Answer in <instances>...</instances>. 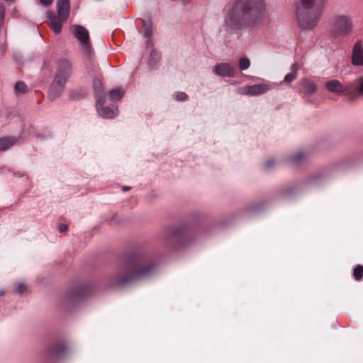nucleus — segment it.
Masks as SVG:
<instances>
[{
	"instance_id": "20",
	"label": "nucleus",
	"mask_w": 363,
	"mask_h": 363,
	"mask_svg": "<svg viewBox=\"0 0 363 363\" xmlns=\"http://www.w3.org/2000/svg\"><path fill=\"white\" fill-rule=\"evenodd\" d=\"M89 287L85 285L79 286L72 289L70 291L72 298L83 297L89 293Z\"/></svg>"
},
{
	"instance_id": "19",
	"label": "nucleus",
	"mask_w": 363,
	"mask_h": 363,
	"mask_svg": "<svg viewBox=\"0 0 363 363\" xmlns=\"http://www.w3.org/2000/svg\"><path fill=\"white\" fill-rule=\"evenodd\" d=\"M16 143V139L13 137H4L0 138V152L6 151Z\"/></svg>"
},
{
	"instance_id": "18",
	"label": "nucleus",
	"mask_w": 363,
	"mask_h": 363,
	"mask_svg": "<svg viewBox=\"0 0 363 363\" xmlns=\"http://www.w3.org/2000/svg\"><path fill=\"white\" fill-rule=\"evenodd\" d=\"M143 22V35L147 38V45L152 46V43L150 39L152 32V25L150 21H141Z\"/></svg>"
},
{
	"instance_id": "6",
	"label": "nucleus",
	"mask_w": 363,
	"mask_h": 363,
	"mask_svg": "<svg viewBox=\"0 0 363 363\" xmlns=\"http://www.w3.org/2000/svg\"><path fill=\"white\" fill-rule=\"evenodd\" d=\"M189 238L190 232L187 228H178L169 232L166 242L174 246H182L189 242Z\"/></svg>"
},
{
	"instance_id": "5",
	"label": "nucleus",
	"mask_w": 363,
	"mask_h": 363,
	"mask_svg": "<svg viewBox=\"0 0 363 363\" xmlns=\"http://www.w3.org/2000/svg\"><path fill=\"white\" fill-rule=\"evenodd\" d=\"M71 74V65L65 60L58 62L57 72L55 75L52 84V91H55V95H58L63 90L66 82Z\"/></svg>"
},
{
	"instance_id": "14",
	"label": "nucleus",
	"mask_w": 363,
	"mask_h": 363,
	"mask_svg": "<svg viewBox=\"0 0 363 363\" xmlns=\"http://www.w3.org/2000/svg\"><path fill=\"white\" fill-rule=\"evenodd\" d=\"M48 18L50 25L55 33H60L62 29V23L67 20H62L59 16H55L53 13H49Z\"/></svg>"
},
{
	"instance_id": "23",
	"label": "nucleus",
	"mask_w": 363,
	"mask_h": 363,
	"mask_svg": "<svg viewBox=\"0 0 363 363\" xmlns=\"http://www.w3.org/2000/svg\"><path fill=\"white\" fill-rule=\"evenodd\" d=\"M305 157L306 155L302 152H299L291 157L289 160L292 164H298L304 160Z\"/></svg>"
},
{
	"instance_id": "7",
	"label": "nucleus",
	"mask_w": 363,
	"mask_h": 363,
	"mask_svg": "<svg viewBox=\"0 0 363 363\" xmlns=\"http://www.w3.org/2000/svg\"><path fill=\"white\" fill-rule=\"evenodd\" d=\"M74 34L77 40L80 41L83 49L89 53L91 51V44L88 30L82 26H75Z\"/></svg>"
},
{
	"instance_id": "34",
	"label": "nucleus",
	"mask_w": 363,
	"mask_h": 363,
	"mask_svg": "<svg viewBox=\"0 0 363 363\" xmlns=\"http://www.w3.org/2000/svg\"><path fill=\"white\" fill-rule=\"evenodd\" d=\"M274 162H274L273 160H268V161L266 162V164H265L266 167H267V168H270V167H272L274 165Z\"/></svg>"
},
{
	"instance_id": "37",
	"label": "nucleus",
	"mask_w": 363,
	"mask_h": 363,
	"mask_svg": "<svg viewBox=\"0 0 363 363\" xmlns=\"http://www.w3.org/2000/svg\"><path fill=\"white\" fill-rule=\"evenodd\" d=\"M130 189V187H126V186H125V187H123V191H128V190H129Z\"/></svg>"
},
{
	"instance_id": "33",
	"label": "nucleus",
	"mask_w": 363,
	"mask_h": 363,
	"mask_svg": "<svg viewBox=\"0 0 363 363\" xmlns=\"http://www.w3.org/2000/svg\"><path fill=\"white\" fill-rule=\"evenodd\" d=\"M40 3L45 6H49L50 5L53 0H40Z\"/></svg>"
},
{
	"instance_id": "29",
	"label": "nucleus",
	"mask_w": 363,
	"mask_h": 363,
	"mask_svg": "<svg viewBox=\"0 0 363 363\" xmlns=\"http://www.w3.org/2000/svg\"><path fill=\"white\" fill-rule=\"evenodd\" d=\"M296 76L295 72H290L285 76L284 81L286 83H291L296 78Z\"/></svg>"
},
{
	"instance_id": "2",
	"label": "nucleus",
	"mask_w": 363,
	"mask_h": 363,
	"mask_svg": "<svg viewBox=\"0 0 363 363\" xmlns=\"http://www.w3.org/2000/svg\"><path fill=\"white\" fill-rule=\"evenodd\" d=\"M155 269V264L149 256L143 253L130 254L126 257L118 274L113 277L112 281L116 286H123L150 275Z\"/></svg>"
},
{
	"instance_id": "26",
	"label": "nucleus",
	"mask_w": 363,
	"mask_h": 363,
	"mask_svg": "<svg viewBox=\"0 0 363 363\" xmlns=\"http://www.w3.org/2000/svg\"><path fill=\"white\" fill-rule=\"evenodd\" d=\"M27 86L23 82H18L15 85V91L16 93L23 94L26 91Z\"/></svg>"
},
{
	"instance_id": "36",
	"label": "nucleus",
	"mask_w": 363,
	"mask_h": 363,
	"mask_svg": "<svg viewBox=\"0 0 363 363\" xmlns=\"http://www.w3.org/2000/svg\"><path fill=\"white\" fill-rule=\"evenodd\" d=\"M93 71H94V72H96V73H97V72H98V71H99V67H98V65H96V66H94V67Z\"/></svg>"
},
{
	"instance_id": "27",
	"label": "nucleus",
	"mask_w": 363,
	"mask_h": 363,
	"mask_svg": "<svg viewBox=\"0 0 363 363\" xmlns=\"http://www.w3.org/2000/svg\"><path fill=\"white\" fill-rule=\"evenodd\" d=\"M250 66V61L248 58H241L239 60V67L241 70H245Z\"/></svg>"
},
{
	"instance_id": "13",
	"label": "nucleus",
	"mask_w": 363,
	"mask_h": 363,
	"mask_svg": "<svg viewBox=\"0 0 363 363\" xmlns=\"http://www.w3.org/2000/svg\"><path fill=\"white\" fill-rule=\"evenodd\" d=\"M299 91L307 94H312L317 90V86L313 82L308 79H301L298 82Z\"/></svg>"
},
{
	"instance_id": "25",
	"label": "nucleus",
	"mask_w": 363,
	"mask_h": 363,
	"mask_svg": "<svg viewBox=\"0 0 363 363\" xmlns=\"http://www.w3.org/2000/svg\"><path fill=\"white\" fill-rule=\"evenodd\" d=\"M160 55L155 50H152L151 52L150 58V66L152 67V69L156 67L157 62L160 60Z\"/></svg>"
},
{
	"instance_id": "4",
	"label": "nucleus",
	"mask_w": 363,
	"mask_h": 363,
	"mask_svg": "<svg viewBox=\"0 0 363 363\" xmlns=\"http://www.w3.org/2000/svg\"><path fill=\"white\" fill-rule=\"evenodd\" d=\"M353 27V21L350 16L337 15L331 21L330 33L335 38H345L352 33Z\"/></svg>"
},
{
	"instance_id": "9",
	"label": "nucleus",
	"mask_w": 363,
	"mask_h": 363,
	"mask_svg": "<svg viewBox=\"0 0 363 363\" xmlns=\"http://www.w3.org/2000/svg\"><path fill=\"white\" fill-rule=\"evenodd\" d=\"M351 62L355 66L363 65V40H358L352 48Z\"/></svg>"
},
{
	"instance_id": "21",
	"label": "nucleus",
	"mask_w": 363,
	"mask_h": 363,
	"mask_svg": "<svg viewBox=\"0 0 363 363\" xmlns=\"http://www.w3.org/2000/svg\"><path fill=\"white\" fill-rule=\"evenodd\" d=\"M352 276L356 281L362 280L363 278V265H357L353 269Z\"/></svg>"
},
{
	"instance_id": "17",
	"label": "nucleus",
	"mask_w": 363,
	"mask_h": 363,
	"mask_svg": "<svg viewBox=\"0 0 363 363\" xmlns=\"http://www.w3.org/2000/svg\"><path fill=\"white\" fill-rule=\"evenodd\" d=\"M93 86L95 92L96 100L99 104L101 103V101L104 99L103 85L99 79H95Z\"/></svg>"
},
{
	"instance_id": "1",
	"label": "nucleus",
	"mask_w": 363,
	"mask_h": 363,
	"mask_svg": "<svg viewBox=\"0 0 363 363\" xmlns=\"http://www.w3.org/2000/svg\"><path fill=\"white\" fill-rule=\"evenodd\" d=\"M265 11L264 0H237L228 10L225 24L231 30H240L262 21Z\"/></svg>"
},
{
	"instance_id": "12",
	"label": "nucleus",
	"mask_w": 363,
	"mask_h": 363,
	"mask_svg": "<svg viewBox=\"0 0 363 363\" xmlns=\"http://www.w3.org/2000/svg\"><path fill=\"white\" fill-rule=\"evenodd\" d=\"M57 16L62 20H67L70 11L69 0H57Z\"/></svg>"
},
{
	"instance_id": "31",
	"label": "nucleus",
	"mask_w": 363,
	"mask_h": 363,
	"mask_svg": "<svg viewBox=\"0 0 363 363\" xmlns=\"http://www.w3.org/2000/svg\"><path fill=\"white\" fill-rule=\"evenodd\" d=\"M4 16H5V6L0 4V28L4 23Z\"/></svg>"
},
{
	"instance_id": "16",
	"label": "nucleus",
	"mask_w": 363,
	"mask_h": 363,
	"mask_svg": "<svg viewBox=\"0 0 363 363\" xmlns=\"http://www.w3.org/2000/svg\"><path fill=\"white\" fill-rule=\"evenodd\" d=\"M67 347L65 344H55L50 348V356L52 358H59L65 353Z\"/></svg>"
},
{
	"instance_id": "30",
	"label": "nucleus",
	"mask_w": 363,
	"mask_h": 363,
	"mask_svg": "<svg viewBox=\"0 0 363 363\" xmlns=\"http://www.w3.org/2000/svg\"><path fill=\"white\" fill-rule=\"evenodd\" d=\"M26 290V286L23 283H19L15 288V291L17 294H23Z\"/></svg>"
},
{
	"instance_id": "24",
	"label": "nucleus",
	"mask_w": 363,
	"mask_h": 363,
	"mask_svg": "<svg viewBox=\"0 0 363 363\" xmlns=\"http://www.w3.org/2000/svg\"><path fill=\"white\" fill-rule=\"evenodd\" d=\"M123 96V93L120 89H116L109 92V96L112 101H118Z\"/></svg>"
},
{
	"instance_id": "32",
	"label": "nucleus",
	"mask_w": 363,
	"mask_h": 363,
	"mask_svg": "<svg viewBox=\"0 0 363 363\" xmlns=\"http://www.w3.org/2000/svg\"><path fill=\"white\" fill-rule=\"evenodd\" d=\"M67 229H68V226L67 224L62 223V224L59 225V226H58V230L61 233L66 232L67 230Z\"/></svg>"
},
{
	"instance_id": "8",
	"label": "nucleus",
	"mask_w": 363,
	"mask_h": 363,
	"mask_svg": "<svg viewBox=\"0 0 363 363\" xmlns=\"http://www.w3.org/2000/svg\"><path fill=\"white\" fill-rule=\"evenodd\" d=\"M326 89L330 92L337 94L350 93L352 91V84L344 85L337 79H332L325 84Z\"/></svg>"
},
{
	"instance_id": "22",
	"label": "nucleus",
	"mask_w": 363,
	"mask_h": 363,
	"mask_svg": "<svg viewBox=\"0 0 363 363\" xmlns=\"http://www.w3.org/2000/svg\"><path fill=\"white\" fill-rule=\"evenodd\" d=\"M351 84L352 86V90L355 87L357 92L363 95V76L355 80Z\"/></svg>"
},
{
	"instance_id": "28",
	"label": "nucleus",
	"mask_w": 363,
	"mask_h": 363,
	"mask_svg": "<svg viewBox=\"0 0 363 363\" xmlns=\"http://www.w3.org/2000/svg\"><path fill=\"white\" fill-rule=\"evenodd\" d=\"M174 99L177 101H186L188 98V96L184 92H176L174 95Z\"/></svg>"
},
{
	"instance_id": "3",
	"label": "nucleus",
	"mask_w": 363,
	"mask_h": 363,
	"mask_svg": "<svg viewBox=\"0 0 363 363\" xmlns=\"http://www.w3.org/2000/svg\"><path fill=\"white\" fill-rule=\"evenodd\" d=\"M325 0H299L296 8V20L302 29L311 30L318 23Z\"/></svg>"
},
{
	"instance_id": "11",
	"label": "nucleus",
	"mask_w": 363,
	"mask_h": 363,
	"mask_svg": "<svg viewBox=\"0 0 363 363\" xmlns=\"http://www.w3.org/2000/svg\"><path fill=\"white\" fill-rule=\"evenodd\" d=\"M213 71L216 74L220 77H233L235 76V68L228 63H219L217 64Z\"/></svg>"
},
{
	"instance_id": "10",
	"label": "nucleus",
	"mask_w": 363,
	"mask_h": 363,
	"mask_svg": "<svg viewBox=\"0 0 363 363\" xmlns=\"http://www.w3.org/2000/svg\"><path fill=\"white\" fill-rule=\"evenodd\" d=\"M269 89L270 87L267 84L262 83L243 87L242 94L249 96H258L267 92Z\"/></svg>"
},
{
	"instance_id": "35",
	"label": "nucleus",
	"mask_w": 363,
	"mask_h": 363,
	"mask_svg": "<svg viewBox=\"0 0 363 363\" xmlns=\"http://www.w3.org/2000/svg\"><path fill=\"white\" fill-rule=\"evenodd\" d=\"M291 72H295L296 74V72H297V65L296 64H293L291 66Z\"/></svg>"
},
{
	"instance_id": "15",
	"label": "nucleus",
	"mask_w": 363,
	"mask_h": 363,
	"mask_svg": "<svg viewBox=\"0 0 363 363\" xmlns=\"http://www.w3.org/2000/svg\"><path fill=\"white\" fill-rule=\"evenodd\" d=\"M105 103V99H103L101 101V103L98 104L96 102V108L97 111L100 116L104 118H112L116 116V111L113 108H111L108 106H104V104Z\"/></svg>"
}]
</instances>
